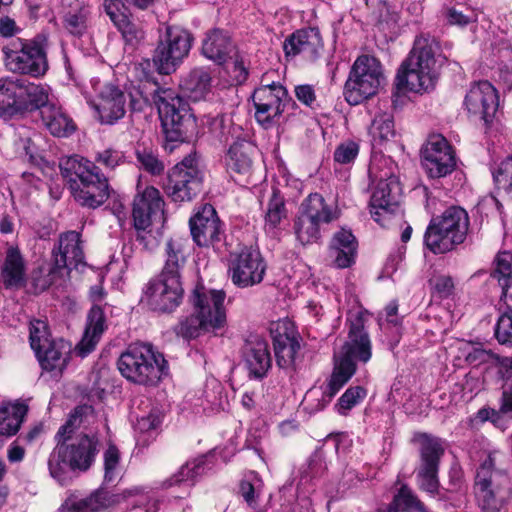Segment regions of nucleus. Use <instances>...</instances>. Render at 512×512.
Here are the masks:
<instances>
[{
    "instance_id": "40",
    "label": "nucleus",
    "mask_w": 512,
    "mask_h": 512,
    "mask_svg": "<svg viewBox=\"0 0 512 512\" xmlns=\"http://www.w3.org/2000/svg\"><path fill=\"white\" fill-rule=\"evenodd\" d=\"M212 78L208 71L196 68L185 75L180 81V88L192 101L204 99L210 92Z\"/></svg>"
},
{
    "instance_id": "26",
    "label": "nucleus",
    "mask_w": 512,
    "mask_h": 512,
    "mask_svg": "<svg viewBox=\"0 0 512 512\" xmlns=\"http://www.w3.org/2000/svg\"><path fill=\"white\" fill-rule=\"evenodd\" d=\"M321 33L316 27L297 30L283 43L286 57L302 55L307 61H315L323 50Z\"/></svg>"
},
{
    "instance_id": "3",
    "label": "nucleus",
    "mask_w": 512,
    "mask_h": 512,
    "mask_svg": "<svg viewBox=\"0 0 512 512\" xmlns=\"http://www.w3.org/2000/svg\"><path fill=\"white\" fill-rule=\"evenodd\" d=\"M59 167L74 200L80 206L96 209L108 200V178L94 162L75 155L61 160Z\"/></svg>"
},
{
    "instance_id": "61",
    "label": "nucleus",
    "mask_w": 512,
    "mask_h": 512,
    "mask_svg": "<svg viewBox=\"0 0 512 512\" xmlns=\"http://www.w3.org/2000/svg\"><path fill=\"white\" fill-rule=\"evenodd\" d=\"M116 28L121 32L125 41L130 44L138 42L144 37L143 30L131 21L129 16H127L123 22H120Z\"/></svg>"
},
{
    "instance_id": "21",
    "label": "nucleus",
    "mask_w": 512,
    "mask_h": 512,
    "mask_svg": "<svg viewBox=\"0 0 512 512\" xmlns=\"http://www.w3.org/2000/svg\"><path fill=\"white\" fill-rule=\"evenodd\" d=\"M225 298L223 290L207 289L199 285L193 290L190 302L195 312L206 321L210 320L211 327L218 330L226 325Z\"/></svg>"
},
{
    "instance_id": "31",
    "label": "nucleus",
    "mask_w": 512,
    "mask_h": 512,
    "mask_svg": "<svg viewBox=\"0 0 512 512\" xmlns=\"http://www.w3.org/2000/svg\"><path fill=\"white\" fill-rule=\"evenodd\" d=\"M1 280L6 289L20 288L26 283V264L17 246H9L6 250Z\"/></svg>"
},
{
    "instance_id": "59",
    "label": "nucleus",
    "mask_w": 512,
    "mask_h": 512,
    "mask_svg": "<svg viewBox=\"0 0 512 512\" xmlns=\"http://www.w3.org/2000/svg\"><path fill=\"white\" fill-rule=\"evenodd\" d=\"M95 161L105 168L112 170L125 163V155L120 150L107 148L96 154Z\"/></svg>"
},
{
    "instance_id": "22",
    "label": "nucleus",
    "mask_w": 512,
    "mask_h": 512,
    "mask_svg": "<svg viewBox=\"0 0 512 512\" xmlns=\"http://www.w3.org/2000/svg\"><path fill=\"white\" fill-rule=\"evenodd\" d=\"M271 336L277 364L288 368L295 363L300 349L299 335L289 320H281L271 327Z\"/></svg>"
},
{
    "instance_id": "34",
    "label": "nucleus",
    "mask_w": 512,
    "mask_h": 512,
    "mask_svg": "<svg viewBox=\"0 0 512 512\" xmlns=\"http://www.w3.org/2000/svg\"><path fill=\"white\" fill-rule=\"evenodd\" d=\"M40 115L44 126L55 137H69L76 130L73 119L55 103L45 106Z\"/></svg>"
},
{
    "instance_id": "6",
    "label": "nucleus",
    "mask_w": 512,
    "mask_h": 512,
    "mask_svg": "<svg viewBox=\"0 0 512 512\" xmlns=\"http://www.w3.org/2000/svg\"><path fill=\"white\" fill-rule=\"evenodd\" d=\"M469 216L458 206L433 217L424 233V245L434 254H444L462 244L469 230Z\"/></svg>"
},
{
    "instance_id": "64",
    "label": "nucleus",
    "mask_w": 512,
    "mask_h": 512,
    "mask_svg": "<svg viewBox=\"0 0 512 512\" xmlns=\"http://www.w3.org/2000/svg\"><path fill=\"white\" fill-rule=\"evenodd\" d=\"M465 360L473 366H478L483 363L492 362L498 360V355L493 353L491 350H486L480 346L474 347L465 356Z\"/></svg>"
},
{
    "instance_id": "57",
    "label": "nucleus",
    "mask_w": 512,
    "mask_h": 512,
    "mask_svg": "<svg viewBox=\"0 0 512 512\" xmlns=\"http://www.w3.org/2000/svg\"><path fill=\"white\" fill-rule=\"evenodd\" d=\"M137 161L141 167L152 175H160L164 171V164L158 156L147 148L136 150Z\"/></svg>"
},
{
    "instance_id": "53",
    "label": "nucleus",
    "mask_w": 512,
    "mask_h": 512,
    "mask_svg": "<svg viewBox=\"0 0 512 512\" xmlns=\"http://www.w3.org/2000/svg\"><path fill=\"white\" fill-rule=\"evenodd\" d=\"M263 488V481L255 472H250L240 482L239 493L251 507H256Z\"/></svg>"
},
{
    "instance_id": "20",
    "label": "nucleus",
    "mask_w": 512,
    "mask_h": 512,
    "mask_svg": "<svg viewBox=\"0 0 512 512\" xmlns=\"http://www.w3.org/2000/svg\"><path fill=\"white\" fill-rule=\"evenodd\" d=\"M464 106L470 117L490 123L499 106V96L495 87L488 81L473 83L464 99Z\"/></svg>"
},
{
    "instance_id": "28",
    "label": "nucleus",
    "mask_w": 512,
    "mask_h": 512,
    "mask_svg": "<svg viewBox=\"0 0 512 512\" xmlns=\"http://www.w3.org/2000/svg\"><path fill=\"white\" fill-rule=\"evenodd\" d=\"M106 327V318L103 309L98 305L92 306L87 314L83 336L75 346L74 352L81 358L93 352Z\"/></svg>"
},
{
    "instance_id": "37",
    "label": "nucleus",
    "mask_w": 512,
    "mask_h": 512,
    "mask_svg": "<svg viewBox=\"0 0 512 512\" xmlns=\"http://www.w3.org/2000/svg\"><path fill=\"white\" fill-rule=\"evenodd\" d=\"M299 211L318 224H328L339 217L337 207L326 203L319 193H311L303 200Z\"/></svg>"
},
{
    "instance_id": "55",
    "label": "nucleus",
    "mask_w": 512,
    "mask_h": 512,
    "mask_svg": "<svg viewBox=\"0 0 512 512\" xmlns=\"http://www.w3.org/2000/svg\"><path fill=\"white\" fill-rule=\"evenodd\" d=\"M366 396L367 391L363 386H350L336 404L338 413L346 415L353 407L361 403Z\"/></svg>"
},
{
    "instance_id": "18",
    "label": "nucleus",
    "mask_w": 512,
    "mask_h": 512,
    "mask_svg": "<svg viewBox=\"0 0 512 512\" xmlns=\"http://www.w3.org/2000/svg\"><path fill=\"white\" fill-rule=\"evenodd\" d=\"M401 186L395 175L381 178L371 195L370 213L374 221L385 226L399 206Z\"/></svg>"
},
{
    "instance_id": "58",
    "label": "nucleus",
    "mask_w": 512,
    "mask_h": 512,
    "mask_svg": "<svg viewBox=\"0 0 512 512\" xmlns=\"http://www.w3.org/2000/svg\"><path fill=\"white\" fill-rule=\"evenodd\" d=\"M359 154V145L355 141H345L339 144L334 151V161L346 165L354 162Z\"/></svg>"
},
{
    "instance_id": "1",
    "label": "nucleus",
    "mask_w": 512,
    "mask_h": 512,
    "mask_svg": "<svg viewBox=\"0 0 512 512\" xmlns=\"http://www.w3.org/2000/svg\"><path fill=\"white\" fill-rule=\"evenodd\" d=\"M89 418H94L91 406L76 407L54 436L56 445L49 455L48 469L61 484L68 481L69 471L89 470L99 453L101 443L96 433H77Z\"/></svg>"
},
{
    "instance_id": "62",
    "label": "nucleus",
    "mask_w": 512,
    "mask_h": 512,
    "mask_svg": "<svg viewBox=\"0 0 512 512\" xmlns=\"http://www.w3.org/2000/svg\"><path fill=\"white\" fill-rule=\"evenodd\" d=\"M103 9L115 26L128 16L122 0H104Z\"/></svg>"
},
{
    "instance_id": "43",
    "label": "nucleus",
    "mask_w": 512,
    "mask_h": 512,
    "mask_svg": "<svg viewBox=\"0 0 512 512\" xmlns=\"http://www.w3.org/2000/svg\"><path fill=\"white\" fill-rule=\"evenodd\" d=\"M20 93V80L0 79V116H13L20 113V107H23Z\"/></svg>"
},
{
    "instance_id": "7",
    "label": "nucleus",
    "mask_w": 512,
    "mask_h": 512,
    "mask_svg": "<svg viewBox=\"0 0 512 512\" xmlns=\"http://www.w3.org/2000/svg\"><path fill=\"white\" fill-rule=\"evenodd\" d=\"M348 340L340 355L335 356V366L329 384H345L356 371L355 361L366 363L372 356V346L364 328V319L358 313L348 318Z\"/></svg>"
},
{
    "instance_id": "35",
    "label": "nucleus",
    "mask_w": 512,
    "mask_h": 512,
    "mask_svg": "<svg viewBox=\"0 0 512 512\" xmlns=\"http://www.w3.org/2000/svg\"><path fill=\"white\" fill-rule=\"evenodd\" d=\"M255 152V146L246 140H237L229 148L226 165L230 173L238 175H247L251 172L253 166L252 156Z\"/></svg>"
},
{
    "instance_id": "23",
    "label": "nucleus",
    "mask_w": 512,
    "mask_h": 512,
    "mask_svg": "<svg viewBox=\"0 0 512 512\" xmlns=\"http://www.w3.org/2000/svg\"><path fill=\"white\" fill-rule=\"evenodd\" d=\"M194 242L208 247L221 241L222 229L215 208L211 204L203 205L189 221Z\"/></svg>"
},
{
    "instance_id": "42",
    "label": "nucleus",
    "mask_w": 512,
    "mask_h": 512,
    "mask_svg": "<svg viewBox=\"0 0 512 512\" xmlns=\"http://www.w3.org/2000/svg\"><path fill=\"white\" fill-rule=\"evenodd\" d=\"M284 196L277 188H273L264 212V229L272 235L280 230L281 223L287 218Z\"/></svg>"
},
{
    "instance_id": "44",
    "label": "nucleus",
    "mask_w": 512,
    "mask_h": 512,
    "mask_svg": "<svg viewBox=\"0 0 512 512\" xmlns=\"http://www.w3.org/2000/svg\"><path fill=\"white\" fill-rule=\"evenodd\" d=\"M162 413L158 409H152L148 415L138 418L135 425L137 432V445L147 446L156 438V429L162 422Z\"/></svg>"
},
{
    "instance_id": "10",
    "label": "nucleus",
    "mask_w": 512,
    "mask_h": 512,
    "mask_svg": "<svg viewBox=\"0 0 512 512\" xmlns=\"http://www.w3.org/2000/svg\"><path fill=\"white\" fill-rule=\"evenodd\" d=\"M85 255L81 234L76 231L61 233L57 243L51 250L47 268L46 285H52L58 280L69 276L72 269L85 265Z\"/></svg>"
},
{
    "instance_id": "41",
    "label": "nucleus",
    "mask_w": 512,
    "mask_h": 512,
    "mask_svg": "<svg viewBox=\"0 0 512 512\" xmlns=\"http://www.w3.org/2000/svg\"><path fill=\"white\" fill-rule=\"evenodd\" d=\"M20 91V100L23 102L20 113L39 110L41 114L45 106L53 104L49 98V88L47 86L20 80Z\"/></svg>"
},
{
    "instance_id": "16",
    "label": "nucleus",
    "mask_w": 512,
    "mask_h": 512,
    "mask_svg": "<svg viewBox=\"0 0 512 512\" xmlns=\"http://www.w3.org/2000/svg\"><path fill=\"white\" fill-rule=\"evenodd\" d=\"M412 441L420 445V465L417 479L421 489L435 493L438 489L439 462L444 455V447L439 438L426 433H416Z\"/></svg>"
},
{
    "instance_id": "48",
    "label": "nucleus",
    "mask_w": 512,
    "mask_h": 512,
    "mask_svg": "<svg viewBox=\"0 0 512 512\" xmlns=\"http://www.w3.org/2000/svg\"><path fill=\"white\" fill-rule=\"evenodd\" d=\"M320 224L308 218L299 211L294 221V232L302 245L312 244L320 239Z\"/></svg>"
},
{
    "instance_id": "17",
    "label": "nucleus",
    "mask_w": 512,
    "mask_h": 512,
    "mask_svg": "<svg viewBox=\"0 0 512 512\" xmlns=\"http://www.w3.org/2000/svg\"><path fill=\"white\" fill-rule=\"evenodd\" d=\"M266 268L258 250L245 248L231 258L229 274L234 285L248 288L262 282Z\"/></svg>"
},
{
    "instance_id": "46",
    "label": "nucleus",
    "mask_w": 512,
    "mask_h": 512,
    "mask_svg": "<svg viewBox=\"0 0 512 512\" xmlns=\"http://www.w3.org/2000/svg\"><path fill=\"white\" fill-rule=\"evenodd\" d=\"M175 333L185 339L196 338L201 332H213L215 331L211 327V322L206 321L199 313L194 311L188 317L180 320L174 328Z\"/></svg>"
},
{
    "instance_id": "36",
    "label": "nucleus",
    "mask_w": 512,
    "mask_h": 512,
    "mask_svg": "<svg viewBox=\"0 0 512 512\" xmlns=\"http://www.w3.org/2000/svg\"><path fill=\"white\" fill-rule=\"evenodd\" d=\"M91 15V8L80 0H73L63 10L62 23L73 36L81 37L86 33Z\"/></svg>"
},
{
    "instance_id": "19",
    "label": "nucleus",
    "mask_w": 512,
    "mask_h": 512,
    "mask_svg": "<svg viewBox=\"0 0 512 512\" xmlns=\"http://www.w3.org/2000/svg\"><path fill=\"white\" fill-rule=\"evenodd\" d=\"M422 165L432 178L450 174L455 166V155L448 141L439 134L429 137L422 150Z\"/></svg>"
},
{
    "instance_id": "54",
    "label": "nucleus",
    "mask_w": 512,
    "mask_h": 512,
    "mask_svg": "<svg viewBox=\"0 0 512 512\" xmlns=\"http://www.w3.org/2000/svg\"><path fill=\"white\" fill-rule=\"evenodd\" d=\"M53 340L48 324L45 321L35 319L30 322L29 341L34 353Z\"/></svg>"
},
{
    "instance_id": "12",
    "label": "nucleus",
    "mask_w": 512,
    "mask_h": 512,
    "mask_svg": "<svg viewBox=\"0 0 512 512\" xmlns=\"http://www.w3.org/2000/svg\"><path fill=\"white\" fill-rule=\"evenodd\" d=\"M2 51L5 66L11 72L38 77L48 69L46 52L38 43L18 38L4 45Z\"/></svg>"
},
{
    "instance_id": "14",
    "label": "nucleus",
    "mask_w": 512,
    "mask_h": 512,
    "mask_svg": "<svg viewBox=\"0 0 512 512\" xmlns=\"http://www.w3.org/2000/svg\"><path fill=\"white\" fill-rule=\"evenodd\" d=\"M183 294L181 279L160 273L145 285L141 302L156 312H172L180 305Z\"/></svg>"
},
{
    "instance_id": "11",
    "label": "nucleus",
    "mask_w": 512,
    "mask_h": 512,
    "mask_svg": "<svg viewBox=\"0 0 512 512\" xmlns=\"http://www.w3.org/2000/svg\"><path fill=\"white\" fill-rule=\"evenodd\" d=\"M191 42L192 37L187 30L176 26H168L165 33L160 36L153 54V63L156 70L164 75L176 71L183 59L187 57Z\"/></svg>"
},
{
    "instance_id": "38",
    "label": "nucleus",
    "mask_w": 512,
    "mask_h": 512,
    "mask_svg": "<svg viewBox=\"0 0 512 512\" xmlns=\"http://www.w3.org/2000/svg\"><path fill=\"white\" fill-rule=\"evenodd\" d=\"M28 412L24 401L3 403L0 406V435L11 437L17 434Z\"/></svg>"
},
{
    "instance_id": "5",
    "label": "nucleus",
    "mask_w": 512,
    "mask_h": 512,
    "mask_svg": "<svg viewBox=\"0 0 512 512\" xmlns=\"http://www.w3.org/2000/svg\"><path fill=\"white\" fill-rule=\"evenodd\" d=\"M153 100L168 141L183 142L196 133L197 123L188 103L170 88H157Z\"/></svg>"
},
{
    "instance_id": "2",
    "label": "nucleus",
    "mask_w": 512,
    "mask_h": 512,
    "mask_svg": "<svg viewBox=\"0 0 512 512\" xmlns=\"http://www.w3.org/2000/svg\"><path fill=\"white\" fill-rule=\"evenodd\" d=\"M444 60L440 53V45L434 37H417L408 58L397 73V88L416 93L432 89L438 77V66H441Z\"/></svg>"
},
{
    "instance_id": "25",
    "label": "nucleus",
    "mask_w": 512,
    "mask_h": 512,
    "mask_svg": "<svg viewBox=\"0 0 512 512\" xmlns=\"http://www.w3.org/2000/svg\"><path fill=\"white\" fill-rule=\"evenodd\" d=\"M164 200L158 189L146 187L133 201L132 216L135 228H149L153 221L161 220L164 213Z\"/></svg>"
},
{
    "instance_id": "60",
    "label": "nucleus",
    "mask_w": 512,
    "mask_h": 512,
    "mask_svg": "<svg viewBox=\"0 0 512 512\" xmlns=\"http://www.w3.org/2000/svg\"><path fill=\"white\" fill-rule=\"evenodd\" d=\"M402 0H390L385 2L380 12L382 22L389 26H396L401 20Z\"/></svg>"
},
{
    "instance_id": "47",
    "label": "nucleus",
    "mask_w": 512,
    "mask_h": 512,
    "mask_svg": "<svg viewBox=\"0 0 512 512\" xmlns=\"http://www.w3.org/2000/svg\"><path fill=\"white\" fill-rule=\"evenodd\" d=\"M495 268L491 276L496 279L502 288V297L507 298V290L512 284V254L504 251L495 258Z\"/></svg>"
},
{
    "instance_id": "32",
    "label": "nucleus",
    "mask_w": 512,
    "mask_h": 512,
    "mask_svg": "<svg viewBox=\"0 0 512 512\" xmlns=\"http://www.w3.org/2000/svg\"><path fill=\"white\" fill-rule=\"evenodd\" d=\"M357 242L351 231L340 229L329 245V256L338 268H347L355 260Z\"/></svg>"
},
{
    "instance_id": "27",
    "label": "nucleus",
    "mask_w": 512,
    "mask_h": 512,
    "mask_svg": "<svg viewBox=\"0 0 512 512\" xmlns=\"http://www.w3.org/2000/svg\"><path fill=\"white\" fill-rule=\"evenodd\" d=\"M125 94L114 85H105L91 106L98 114L102 124L112 125L125 115Z\"/></svg>"
},
{
    "instance_id": "33",
    "label": "nucleus",
    "mask_w": 512,
    "mask_h": 512,
    "mask_svg": "<svg viewBox=\"0 0 512 512\" xmlns=\"http://www.w3.org/2000/svg\"><path fill=\"white\" fill-rule=\"evenodd\" d=\"M234 50L230 36L220 29L207 33L202 44V54L209 60L221 65L226 62Z\"/></svg>"
},
{
    "instance_id": "56",
    "label": "nucleus",
    "mask_w": 512,
    "mask_h": 512,
    "mask_svg": "<svg viewBox=\"0 0 512 512\" xmlns=\"http://www.w3.org/2000/svg\"><path fill=\"white\" fill-rule=\"evenodd\" d=\"M494 336L499 344L512 347V310L499 316L494 327Z\"/></svg>"
},
{
    "instance_id": "15",
    "label": "nucleus",
    "mask_w": 512,
    "mask_h": 512,
    "mask_svg": "<svg viewBox=\"0 0 512 512\" xmlns=\"http://www.w3.org/2000/svg\"><path fill=\"white\" fill-rule=\"evenodd\" d=\"M266 77L267 75L262 77L261 85L254 90L252 100L257 122L268 127L282 115L290 98L281 83L268 82Z\"/></svg>"
},
{
    "instance_id": "51",
    "label": "nucleus",
    "mask_w": 512,
    "mask_h": 512,
    "mask_svg": "<svg viewBox=\"0 0 512 512\" xmlns=\"http://www.w3.org/2000/svg\"><path fill=\"white\" fill-rule=\"evenodd\" d=\"M204 471L203 463L201 461L187 462L168 480L163 484L164 487L168 488L173 485H180L187 483L192 485L197 476Z\"/></svg>"
},
{
    "instance_id": "50",
    "label": "nucleus",
    "mask_w": 512,
    "mask_h": 512,
    "mask_svg": "<svg viewBox=\"0 0 512 512\" xmlns=\"http://www.w3.org/2000/svg\"><path fill=\"white\" fill-rule=\"evenodd\" d=\"M104 479L106 482H114L121 477L123 466L119 449L110 444L103 454Z\"/></svg>"
},
{
    "instance_id": "9",
    "label": "nucleus",
    "mask_w": 512,
    "mask_h": 512,
    "mask_svg": "<svg viewBox=\"0 0 512 512\" xmlns=\"http://www.w3.org/2000/svg\"><path fill=\"white\" fill-rule=\"evenodd\" d=\"M475 495L485 512L498 511L510 495V480L506 474L494 469V457L491 454L477 471Z\"/></svg>"
},
{
    "instance_id": "13",
    "label": "nucleus",
    "mask_w": 512,
    "mask_h": 512,
    "mask_svg": "<svg viewBox=\"0 0 512 512\" xmlns=\"http://www.w3.org/2000/svg\"><path fill=\"white\" fill-rule=\"evenodd\" d=\"M202 187L203 173L193 155L186 156L169 172L167 193L174 202L191 201Z\"/></svg>"
},
{
    "instance_id": "29",
    "label": "nucleus",
    "mask_w": 512,
    "mask_h": 512,
    "mask_svg": "<svg viewBox=\"0 0 512 512\" xmlns=\"http://www.w3.org/2000/svg\"><path fill=\"white\" fill-rule=\"evenodd\" d=\"M71 351V343L58 338L40 348L35 355L43 370L62 374L70 360Z\"/></svg>"
},
{
    "instance_id": "45",
    "label": "nucleus",
    "mask_w": 512,
    "mask_h": 512,
    "mask_svg": "<svg viewBox=\"0 0 512 512\" xmlns=\"http://www.w3.org/2000/svg\"><path fill=\"white\" fill-rule=\"evenodd\" d=\"M370 135L374 145H382L396 136L393 115L387 112L379 113L370 126Z\"/></svg>"
},
{
    "instance_id": "24",
    "label": "nucleus",
    "mask_w": 512,
    "mask_h": 512,
    "mask_svg": "<svg viewBox=\"0 0 512 512\" xmlns=\"http://www.w3.org/2000/svg\"><path fill=\"white\" fill-rule=\"evenodd\" d=\"M137 496V501H131L136 504L138 502L150 504L146 512H156V505L150 501L149 497L139 493L137 489H126L118 494H110L105 491H97L89 497L77 502L71 512H99L101 510L117 506L122 501L130 500Z\"/></svg>"
},
{
    "instance_id": "4",
    "label": "nucleus",
    "mask_w": 512,
    "mask_h": 512,
    "mask_svg": "<svg viewBox=\"0 0 512 512\" xmlns=\"http://www.w3.org/2000/svg\"><path fill=\"white\" fill-rule=\"evenodd\" d=\"M117 364L122 376L136 384H156L171 380L167 360L149 343L130 344Z\"/></svg>"
},
{
    "instance_id": "52",
    "label": "nucleus",
    "mask_w": 512,
    "mask_h": 512,
    "mask_svg": "<svg viewBox=\"0 0 512 512\" xmlns=\"http://www.w3.org/2000/svg\"><path fill=\"white\" fill-rule=\"evenodd\" d=\"M339 386H312L304 396V402L312 409H323L338 392Z\"/></svg>"
},
{
    "instance_id": "49",
    "label": "nucleus",
    "mask_w": 512,
    "mask_h": 512,
    "mask_svg": "<svg viewBox=\"0 0 512 512\" xmlns=\"http://www.w3.org/2000/svg\"><path fill=\"white\" fill-rule=\"evenodd\" d=\"M379 512H426L422 503L407 487H402L393 502Z\"/></svg>"
},
{
    "instance_id": "39",
    "label": "nucleus",
    "mask_w": 512,
    "mask_h": 512,
    "mask_svg": "<svg viewBox=\"0 0 512 512\" xmlns=\"http://www.w3.org/2000/svg\"><path fill=\"white\" fill-rule=\"evenodd\" d=\"M186 241L181 238L169 239L165 244V262L161 273L181 279L187 261Z\"/></svg>"
},
{
    "instance_id": "8",
    "label": "nucleus",
    "mask_w": 512,
    "mask_h": 512,
    "mask_svg": "<svg viewBox=\"0 0 512 512\" xmlns=\"http://www.w3.org/2000/svg\"><path fill=\"white\" fill-rule=\"evenodd\" d=\"M384 76L380 62L371 56L362 55L354 62L345 83L344 96L351 105H358L374 96Z\"/></svg>"
},
{
    "instance_id": "30",
    "label": "nucleus",
    "mask_w": 512,
    "mask_h": 512,
    "mask_svg": "<svg viewBox=\"0 0 512 512\" xmlns=\"http://www.w3.org/2000/svg\"><path fill=\"white\" fill-rule=\"evenodd\" d=\"M244 354L250 375L254 380H261L271 366L266 341L259 336L251 337L246 341Z\"/></svg>"
},
{
    "instance_id": "63",
    "label": "nucleus",
    "mask_w": 512,
    "mask_h": 512,
    "mask_svg": "<svg viewBox=\"0 0 512 512\" xmlns=\"http://www.w3.org/2000/svg\"><path fill=\"white\" fill-rule=\"evenodd\" d=\"M204 124L215 137L222 140L226 135L229 121L224 115L217 114L206 116Z\"/></svg>"
}]
</instances>
